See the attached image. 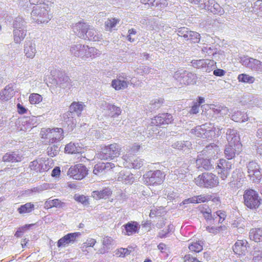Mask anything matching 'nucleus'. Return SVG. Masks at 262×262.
I'll return each mask as SVG.
<instances>
[{"mask_svg":"<svg viewBox=\"0 0 262 262\" xmlns=\"http://www.w3.org/2000/svg\"><path fill=\"white\" fill-rule=\"evenodd\" d=\"M63 203H61L58 199L48 200L45 202V206L48 208L52 207H62Z\"/></svg>","mask_w":262,"mask_h":262,"instance_id":"obj_45","label":"nucleus"},{"mask_svg":"<svg viewBox=\"0 0 262 262\" xmlns=\"http://www.w3.org/2000/svg\"><path fill=\"white\" fill-rule=\"evenodd\" d=\"M74 33L79 37L84 39H86V31L89 29V25L83 21H79L72 26Z\"/></svg>","mask_w":262,"mask_h":262,"instance_id":"obj_16","label":"nucleus"},{"mask_svg":"<svg viewBox=\"0 0 262 262\" xmlns=\"http://www.w3.org/2000/svg\"><path fill=\"white\" fill-rule=\"evenodd\" d=\"M130 77L124 74L118 75L117 78L112 81V86L116 90H120L127 88L131 84Z\"/></svg>","mask_w":262,"mask_h":262,"instance_id":"obj_13","label":"nucleus"},{"mask_svg":"<svg viewBox=\"0 0 262 262\" xmlns=\"http://www.w3.org/2000/svg\"><path fill=\"white\" fill-rule=\"evenodd\" d=\"M121 147L117 143H113L105 146L101 148V151L98 154L97 157L101 160L113 159L119 156L121 153Z\"/></svg>","mask_w":262,"mask_h":262,"instance_id":"obj_6","label":"nucleus"},{"mask_svg":"<svg viewBox=\"0 0 262 262\" xmlns=\"http://www.w3.org/2000/svg\"><path fill=\"white\" fill-rule=\"evenodd\" d=\"M189 31V30L187 28H181L178 30V35L186 39L188 37V33Z\"/></svg>","mask_w":262,"mask_h":262,"instance_id":"obj_63","label":"nucleus"},{"mask_svg":"<svg viewBox=\"0 0 262 262\" xmlns=\"http://www.w3.org/2000/svg\"><path fill=\"white\" fill-rule=\"evenodd\" d=\"M242 150V147L237 149L236 146L228 144L224 150L225 156L228 160L232 159L235 155H238Z\"/></svg>","mask_w":262,"mask_h":262,"instance_id":"obj_26","label":"nucleus"},{"mask_svg":"<svg viewBox=\"0 0 262 262\" xmlns=\"http://www.w3.org/2000/svg\"><path fill=\"white\" fill-rule=\"evenodd\" d=\"M248 176L252 181L259 180L261 178V173L259 170V165L255 162H250L247 166Z\"/></svg>","mask_w":262,"mask_h":262,"instance_id":"obj_17","label":"nucleus"},{"mask_svg":"<svg viewBox=\"0 0 262 262\" xmlns=\"http://www.w3.org/2000/svg\"><path fill=\"white\" fill-rule=\"evenodd\" d=\"M86 168L81 164L71 166L67 172V174L75 180H81L87 175Z\"/></svg>","mask_w":262,"mask_h":262,"instance_id":"obj_10","label":"nucleus"},{"mask_svg":"<svg viewBox=\"0 0 262 262\" xmlns=\"http://www.w3.org/2000/svg\"><path fill=\"white\" fill-rule=\"evenodd\" d=\"M143 165V160L140 158H137L132 162V166L134 168L139 169Z\"/></svg>","mask_w":262,"mask_h":262,"instance_id":"obj_62","label":"nucleus"},{"mask_svg":"<svg viewBox=\"0 0 262 262\" xmlns=\"http://www.w3.org/2000/svg\"><path fill=\"white\" fill-rule=\"evenodd\" d=\"M212 110L215 114L219 115L221 116H225L229 113L228 108L226 106L222 105H215L212 108Z\"/></svg>","mask_w":262,"mask_h":262,"instance_id":"obj_43","label":"nucleus"},{"mask_svg":"<svg viewBox=\"0 0 262 262\" xmlns=\"http://www.w3.org/2000/svg\"><path fill=\"white\" fill-rule=\"evenodd\" d=\"M134 178L133 174L128 170L121 171L117 178L118 181L125 184L131 183L134 182Z\"/></svg>","mask_w":262,"mask_h":262,"instance_id":"obj_27","label":"nucleus"},{"mask_svg":"<svg viewBox=\"0 0 262 262\" xmlns=\"http://www.w3.org/2000/svg\"><path fill=\"white\" fill-rule=\"evenodd\" d=\"M65 151L69 154H73L78 152V148L75 143H70L65 147Z\"/></svg>","mask_w":262,"mask_h":262,"instance_id":"obj_54","label":"nucleus"},{"mask_svg":"<svg viewBox=\"0 0 262 262\" xmlns=\"http://www.w3.org/2000/svg\"><path fill=\"white\" fill-rule=\"evenodd\" d=\"M193 66L197 68H207L206 71L209 67L212 66L214 64V61L209 59H200L194 60L192 62Z\"/></svg>","mask_w":262,"mask_h":262,"instance_id":"obj_32","label":"nucleus"},{"mask_svg":"<svg viewBox=\"0 0 262 262\" xmlns=\"http://www.w3.org/2000/svg\"><path fill=\"white\" fill-rule=\"evenodd\" d=\"M196 185L204 188H213L219 184L217 176L211 172H204L195 179Z\"/></svg>","mask_w":262,"mask_h":262,"instance_id":"obj_4","label":"nucleus"},{"mask_svg":"<svg viewBox=\"0 0 262 262\" xmlns=\"http://www.w3.org/2000/svg\"><path fill=\"white\" fill-rule=\"evenodd\" d=\"M26 29H13V34L14 41L16 43H19L26 36Z\"/></svg>","mask_w":262,"mask_h":262,"instance_id":"obj_36","label":"nucleus"},{"mask_svg":"<svg viewBox=\"0 0 262 262\" xmlns=\"http://www.w3.org/2000/svg\"><path fill=\"white\" fill-rule=\"evenodd\" d=\"M80 235L79 232L70 233L60 238L57 242V247H66L70 244H73L77 238Z\"/></svg>","mask_w":262,"mask_h":262,"instance_id":"obj_18","label":"nucleus"},{"mask_svg":"<svg viewBox=\"0 0 262 262\" xmlns=\"http://www.w3.org/2000/svg\"><path fill=\"white\" fill-rule=\"evenodd\" d=\"M40 135L45 142L49 143H56L64 138L63 130L61 128H42Z\"/></svg>","mask_w":262,"mask_h":262,"instance_id":"obj_3","label":"nucleus"},{"mask_svg":"<svg viewBox=\"0 0 262 262\" xmlns=\"http://www.w3.org/2000/svg\"><path fill=\"white\" fill-rule=\"evenodd\" d=\"M245 206L251 209H256L261 204V198L258 193L253 189L246 190L243 195Z\"/></svg>","mask_w":262,"mask_h":262,"instance_id":"obj_7","label":"nucleus"},{"mask_svg":"<svg viewBox=\"0 0 262 262\" xmlns=\"http://www.w3.org/2000/svg\"><path fill=\"white\" fill-rule=\"evenodd\" d=\"M187 172V169H184L182 168H180L178 169H176L174 171V175L176 176L177 177H174L173 178L179 179H183L185 177V174Z\"/></svg>","mask_w":262,"mask_h":262,"instance_id":"obj_53","label":"nucleus"},{"mask_svg":"<svg viewBox=\"0 0 262 262\" xmlns=\"http://www.w3.org/2000/svg\"><path fill=\"white\" fill-rule=\"evenodd\" d=\"M35 208L34 205L31 203H27L24 205H21L18 209L17 211L19 213L23 214L25 213H31L34 210Z\"/></svg>","mask_w":262,"mask_h":262,"instance_id":"obj_40","label":"nucleus"},{"mask_svg":"<svg viewBox=\"0 0 262 262\" xmlns=\"http://www.w3.org/2000/svg\"><path fill=\"white\" fill-rule=\"evenodd\" d=\"M253 11L256 12L258 16L262 17V1L257 0L254 3Z\"/></svg>","mask_w":262,"mask_h":262,"instance_id":"obj_50","label":"nucleus"},{"mask_svg":"<svg viewBox=\"0 0 262 262\" xmlns=\"http://www.w3.org/2000/svg\"><path fill=\"white\" fill-rule=\"evenodd\" d=\"M26 22L25 21L24 19L20 17H17L13 24V29H26Z\"/></svg>","mask_w":262,"mask_h":262,"instance_id":"obj_41","label":"nucleus"},{"mask_svg":"<svg viewBox=\"0 0 262 262\" xmlns=\"http://www.w3.org/2000/svg\"><path fill=\"white\" fill-rule=\"evenodd\" d=\"M123 227L124 228V231H123L124 235L130 236L139 233L140 225L137 222L131 221L124 225Z\"/></svg>","mask_w":262,"mask_h":262,"instance_id":"obj_23","label":"nucleus"},{"mask_svg":"<svg viewBox=\"0 0 262 262\" xmlns=\"http://www.w3.org/2000/svg\"><path fill=\"white\" fill-rule=\"evenodd\" d=\"M248 243L246 239L237 240L233 246L234 252L239 255H244L247 252Z\"/></svg>","mask_w":262,"mask_h":262,"instance_id":"obj_22","label":"nucleus"},{"mask_svg":"<svg viewBox=\"0 0 262 262\" xmlns=\"http://www.w3.org/2000/svg\"><path fill=\"white\" fill-rule=\"evenodd\" d=\"M231 118L235 122H245L248 120V117L247 115H243L241 111H237L234 112Z\"/></svg>","mask_w":262,"mask_h":262,"instance_id":"obj_42","label":"nucleus"},{"mask_svg":"<svg viewBox=\"0 0 262 262\" xmlns=\"http://www.w3.org/2000/svg\"><path fill=\"white\" fill-rule=\"evenodd\" d=\"M219 151V146L214 144H211L208 146H207L204 149H203L201 154L203 155H205L207 158H212L215 156Z\"/></svg>","mask_w":262,"mask_h":262,"instance_id":"obj_29","label":"nucleus"},{"mask_svg":"<svg viewBox=\"0 0 262 262\" xmlns=\"http://www.w3.org/2000/svg\"><path fill=\"white\" fill-rule=\"evenodd\" d=\"M201 8L210 11L214 14L221 15L224 14V9L214 0H203Z\"/></svg>","mask_w":262,"mask_h":262,"instance_id":"obj_12","label":"nucleus"},{"mask_svg":"<svg viewBox=\"0 0 262 262\" xmlns=\"http://www.w3.org/2000/svg\"><path fill=\"white\" fill-rule=\"evenodd\" d=\"M192 144L188 141H178L172 144L171 146L175 149L183 150L186 153L189 152Z\"/></svg>","mask_w":262,"mask_h":262,"instance_id":"obj_28","label":"nucleus"},{"mask_svg":"<svg viewBox=\"0 0 262 262\" xmlns=\"http://www.w3.org/2000/svg\"><path fill=\"white\" fill-rule=\"evenodd\" d=\"M162 99H156L152 100L150 103V109L151 110H155L159 108L163 103Z\"/></svg>","mask_w":262,"mask_h":262,"instance_id":"obj_55","label":"nucleus"},{"mask_svg":"<svg viewBox=\"0 0 262 262\" xmlns=\"http://www.w3.org/2000/svg\"><path fill=\"white\" fill-rule=\"evenodd\" d=\"M130 251L126 248H120L115 251V254L118 257H124L126 255H129Z\"/></svg>","mask_w":262,"mask_h":262,"instance_id":"obj_58","label":"nucleus"},{"mask_svg":"<svg viewBox=\"0 0 262 262\" xmlns=\"http://www.w3.org/2000/svg\"><path fill=\"white\" fill-rule=\"evenodd\" d=\"M120 20L115 18H111L107 19L105 22V28L107 30H111L118 24Z\"/></svg>","mask_w":262,"mask_h":262,"instance_id":"obj_46","label":"nucleus"},{"mask_svg":"<svg viewBox=\"0 0 262 262\" xmlns=\"http://www.w3.org/2000/svg\"><path fill=\"white\" fill-rule=\"evenodd\" d=\"M173 77L181 86L195 84L197 79L196 74L184 69H179L176 71Z\"/></svg>","mask_w":262,"mask_h":262,"instance_id":"obj_5","label":"nucleus"},{"mask_svg":"<svg viewBox=\"0 0 262 262\" xmlns=\"http://www.w3.org/2000/svg\"><path fill=\"white\" fill-rule=\"evenodd\" d=\"M49 11L48 5L40 3L33 7L31 13V17L38 23H47L52 18L51 15L49 14Z\"/></svg>","mask_w":262,"mask_h":262,"instance_id":"obj_2","label":"nucleus"},{"mask_svg":"<svg viewBox=\"0 0 262 262\" xmlns=\"http://www.w3.org/2000/svg\"><path fill=\"white\" fill-rule=\"evenodd\" d=\"M203 216L205 220L210 223H212V213L210 209H206L205 211H202Z\"/></svg>","mask_w":262,"mask_h":262,"instance_id":"obj_57","label":"nucleus"},{"mask_svg":"<svg viewBox=\"0 0 262 262\" xmlns=\"http://www.w3.org/2000/svg\"><path fill=\"white\" fill-rule=\"evenodd\" d=\"M207 156L204 157L202 154L198 155L196 160V168L201 170L203 169L209 170L213 168L212 164Z\"/></svg>","mask_w":262,"mask_h":262,"instance_id":"obj_20","label":"nucleus"},{"mask_svg":"<svg viewBox=\"0 0 262 262\" xmlns=\"http://www.w3.org/2000/svg\"><path fill=\"white\" fill-rule=\"evenodd\" d=\"M74 199L76 201L81 203L84 205H87L89 204V199L83 195L76 194L74 196Z\"/></svg>","mask_w":262,"mask_h":262,"instance_id":"obj_56","label":"nucleus"},{"mask_svg":"<svg viewBox=\"0 0 262 262\" xmlns=\"http://www.w3.org/2000/svg\"><path fill=\"white\" fill-rule=\"evenodd\" d=\"M96 241L95 239L93 238H89L86 240V241L83 243L81 248L83 251H84V249L86 248L89 247H93L96 244Z\"/></svg>","mask_w":262,"mask_h":262,"instance_id":"obj_61","label":"nucleus"},{"mask_svg":"<svg viewBox=\"0 0 262 262\" xmlns=\"http://www.w3.org/2000/svg\"><path fill=\"white\" fill-rule=\"evenodd\" d=\"M250 239L255 242H262V228H253L249 232Z\"/></svg>","mask_w":262,"mask_h":262,"instance_id":"obj_33","label":"nucleus"},{"mask_svg":"<svg viewBox=\"0 0 262 262\" xmlns=\"http://www.w3.org/2000/svg\"><path fill=\"white\" fill-rule=\"evenodd\" d=\"M144 182L148 185L161 184L164 181L165 174L161 170L149 171L144 175Z\"/></svg>","mask_w":262,"mask_h":262,"instance_id":"obj_8","label":"nucleus"},{"mask_svg":"<svg viewBox=\"0 0 262 262\" xmlns=\"http://www.w3.org/2000/svg\"><path fill=\"white\" fill-rule=\"evenodd\" d=\"M29 100L31 104H36L42 100V97L37 93H32L29 96Z\"/></svg>","mask_w":262,"mask_h":262,"instance_id":"obj_48","label":"nucleus"},{"mask_svg":"<svg viewBox=\"0 0 262 262\" xmlns=\"http://www.w3.org/2000/svg\"><path fill=\"white\" fill-rule=\"evenodd\" d=\"M57 85L60 88L69 90L72 86V81L68 76H62L59 78Z\"/></svg>","mask_w":262,"mask_h":262,"instance_id":"obj_31","label":"nucleus"},{"mask_svg":"<svg viewBox=\"0 0 262 262\" xmlns=\"http://www.w3.org/2000/svg\"><path fill=\"white\" fill-rule=\"evenodd\" d=\"M29 167L31 170L40 172L39 159L34 160L33 161L30 162Z\"/></svg>","mask_w":262,"mask_h":262,"instance_id":"obj_60","label":"nucleus"},{"mask_svg":"<svg viewBox=\"0 0 262 262\" xmlns=\"http://www.w3.org/2000/svg\"><path fill=\"white\" fill-rule=\"evenodd\" d=\"M191 133L196 137L208 140L212 139V136L214 135L210 126L206 124L196 126L191 129Z\"/></svg>","mask_w":262,"mask_h":262,"instance_id":"obj_9","label":"nucleus"},{"mask_svg":"<svg viewBox=\"0 0 262 262\" xmlns=\"http://www.w3.org/2000/svg\"><path fill=\"white\" fill-rule=\"evenodd\" d=\"M30 120L31 119L30 117H24L19 119L17 122L18 125V128L20 130L24 131H26L28 129L31 128L32 126L30 122Z\"/></svg>","mask_w":262,"mask_h":262,"instance_id":"obj_37","label":"nucleus"},{"mask_svg":"<svg viewBox=\"0 0 262 262\" xmlns=\"http://www.w3.org/2000/svg\"><path fill=\"white\" fill-rule=\"evenodd\" d=\"M22 156L19 154L18 151L6 153L3 157L4 162H19L22 159Z\"/></svg>","mask_w":262,"mask_h":262,"instance_id":"obj_30","label":"nucleus"},{"mask_svg":"<svg viewBox=\"0 0 262 262\" xmlns=\"http://www.w3.org/2000/svg\"><path fill=\"white\" fill-rule=\"evenodd\" d=\"M242 64L258 74H262V61L253 58L244 57L241 59Z\"/></svg>","mask_w":262,"mask_h":262,"instance_id":"obj_11","label":"nucleus"},{"mask_svg":"<svg viewBox=\"0 0 262 262\" xmlns=\"http://www.w3.org/2000/svg\"><path fill=\"white\" fill-rule=\"evenodd\" d=\"M253 260L254 262H261L262 251L255 250L253 252Z\"/></svg>","mask_w":262,"mask_h":262,"instance_id":"obj_59","label":"nucleus"},{"mask_svg":"<svg viewBox=\"0 0 262 262\" xmlns=\"http://www.w3.org/2000/svg\"><path fill=\"white\" fill-rule=\"evenodd\" d=\"M49 160H46L44 159H39V165L40 168V172L48 170L50 166L49 165Z\"/></svg>","mask_w":262,"mask_h":262,"instance_id":"obj_51","label":"nucleus"},{"mask_svg":"<svg viewBox=\"0 0 262 262\" xmlns=\"http://www.w3.org/2000/svg\"><path fill=\"white\" fill-rule=\"evenodd\" d=\"M217 169H220L218 171L220 177L222 180L227 178L230 173V170L232 168V164L231 162L224 159H221L219 161L217 166Z\"/></svg>","mask_w":262,"mask_h":262,"instance_id":"obj_14","label":"nucleus"},{"mask_svg":"<svg viewBox=\"0 0 262 262\" xmlns=\"http://www.w3.org/2000/svg\"><path fill=\"white\" fill-rule=\"evenodd\" d=\"M168 5L166 0H151L149 3V7L151 8L158 7L163 8Z\"/></svg>","mask_w":262,"mask_h":262,"instance_id":"obj_44","label":"nucleus"},{"mask_svg":"<svg viewBox=\"0 0 262 262\" xmlns=\"http://www.w3.org/2000/svg\"><path fill=\"white\" fill-rule=\"evenodd\" d=\"M24 53L28 58H33L36 53V46L34 41L27 40L24 45Z\"/></svg>","mask_w":262,"mask_h":262,"instance_id":"obj_24","label":"nucleus"},{"mask_svg":"<svg viewBox=\"0 0 262 262\" xmlns=\"http://www.w3.org/2000/svg\"><path fill=\"white\" fill-rule=\"evenodd\" d=\"M86 39L94 41H98L101 38V35L97 32L96 30L89 25V29L86 31Z\"/></svg>","mask_w":262,"mask_h":262,"instance_id":"obj_35","label":"nucleus"},{"mask_svg":"<svg viewBox=\"0 0 262 262\" xmlns=\"http://www.w3.org/2000/svg\"><path fill=\"white\" fill-rule=\"evenodd\" d=\"M70 52L74 56L84 60L97 57L101 54V52L97 49L80 43L72 45L70 48Z\"/></svg>","mask_w":262,"mask_h":262,"instance_id":"obj_1","label":"nucleus"},{"mask_svg":"<svg viewBox=\"0 0 262 262\" xmlns=\"http://www.w3.org/2000/svg\"><path fill=\"white\" fill-rule=\"evenodd\" d=\"M172 121V116L171 114L164 113L159 114L152 119L151 123L156 126H159L163 124H168Z\"/></svg>","mask_w":262,"mask_h":262,"instance_id":"obj_21","label":"nucleus"},{"mask_svg":"<svg viewBox=\"0 0 262 262\" xmlns=\"http://www.w3.org/2000/svg\"><path fill=\"white\" fill-rule=\"evenodd\" d=\"M57 148L58 147L57 146L49 147L47 149V152L48 155L52 157L55 156L58 152Z\"/></svg>","mask_w":262,"mask_h":262,"instance_id":"obj_64","label":"nucleus"},{"mask_svg":"<svg viewBox=\"0 0 262 262\" xmlns=\"http://www.w3.org/2000/svg\"><path fill=\"white\" fill-rule=\"evenodd\" d=\"M101 108L103 115L111 117H116L120 115L121 110L119 107L115 105L104 102L101 104Z\"/></svg>","mask_w":262,"mask_h":262,"instance_id":"obj_15","label":"nucleus"},{"mask_svg":"<svg viewBox=\"0 0 262 262\" xmlns=\"http://www.w3.org/2000/svg\"><path fill=\"white\" fill-rule=\"evenodd\" d=\"M84 104L82 102H73L70 106V111L73 113H76L78 116L81 114V112L83 111Z\"/></svg>","mask_w":262,"mask_h":262,"instance_id":"obj_38","label":"nucleus"},{"mask_svg":"<svg viewBox=\"0 0 262 262\" xmlns=\"http://www.w3.org/2000/svg\"><path fill=\"white\" fill-rule=\"evenodd\" d=\"M189 249L190 251L195 252H199L203 249V246L201 243V242H196L192 243L189 246Z\"/></svg>","mask_w":262,"mask_h":262,"instance_id":"obj_52","label":"nucleus"},{"mask_svg":"<svg viewBox=\"0 0 262 262\" xmlns=\"http://www.w3.org/2000/svg\"><path fill=\"white\" fill-rule=\"evenodd\" d=\"M63 120L68 126H70L71 128L74 127L76 124V121L74 119L73 114L71 112H68L64 114Z\"/></svg>","mask_w":262,"mask_h":262,"instance_id":"obj_39","label":"nucleus"},{"mask_svg":"<svg viewBox=\"0 0 262 262\" xmlns=\"http://www.w3.org/2000/svg\"><path fill=\"white\" fill-rule=\"evenodd\" d=\"M15 91L13 84H8L0 92V99L3 101H8L13 97Z\"/></svg>","mask_w":262,"mask_h":262,"instance_id":"obj_25","label":"nucleus"},{"mask_svg":"<svg viewBox=\"0 0 262 262\" xmlns=\"http://www.w3.org/2000/svg\"><path fill=\"white\" fill-rule=\"evenodd\" d=\"M226 139L228 144L236 146L237 149L242 147V145L240 143V138L236 130L228 129L226 132Z\"/></svg>","mask_w":262,"mask_h":262,"instance_id":"obj_19","label":"nucleus"},{"mask_svg":"<svg viewBox=\"0 0 262 262\" xmlns=\"http://www.w3.org/2000/svg\"><path fill=\"white\" fill-rule=\"evenodd\" d=\"M200 39V35L196 32L190 31L188 33V37L186 40H189L192 42H198Z\"/></svg>","mask_w":262,"mask_h":262,"instance_id":"obj_49","label":"nucleus"},{"mask_svg":"<svg viewBox=\"0 0 262 262\" xmlns=\"http://www.w3.org/2000/svg\"><path fill=\"white\" fill-rule=\"evenodd\" d=\"M112 193L111 189L106 188L100 191H94L92 193V196L96 200L106 199Z\"/></svg>","mask_w":262,"mask_h":262,"instance_id":"obj_34","label":"nucleus"},{"mask_svg":"<svg viewBox=\"0 0 262 262\" xmlns=\"http://www.w3.org/2000/svg\"><path fill=\"white\" fill-rule=\"evenodd\" d=\"M238 80L239 81L244 83H253L254 82L255 78L249 75L241 74L238 75Z\"/></svg>","mask_w":262,"mask_h":262,"instance_id":"obj_47","label":"nucleus"}]
</instances>
